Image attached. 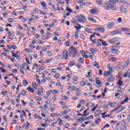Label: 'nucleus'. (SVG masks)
Returning <instances> with one entry per match:
<instances>
[{
	"instance_id": "obj_4",
	"label": "nucleus",
	"mask_w": 130,
	"mask_h": 130,
	"mask_svg": "<svg viewBox=\"0 0 130 130\" xmlns=\"http://www.w3.org/2000/svg\"><path fill=\"white\" fill-rule=\"evenodd\" d=\"M68 57L69 55L68 54V51L63 50L62 52L61 59H63V60H68Z\"/></svg>"
},
{
	"instance_id": "obj_64",
	"label": "nucleus",
	"mask_w": 130,
	"mask_h": 130,
	"mask_svg": "<svg viewBox=\"0 0 130 130\" xmlns=\"http://www.w3.org/2000/svg\"><path fill=\"white\" fill-rule=\"evenodd\" d=\"M66 128H69L70 127V124L69 123H66L64 125Z\"/></svg>"
},
{
	"instance_id": "obj_22",
	"label": "nucleus",
	"mask_w": 130,
	"mask_h": 130,
	"mask_svg": "<svg viewBox=\"0 0 130 130\" xmlns=\"http://www.w3.org/2000/svg\"><path fill=\"white\" fill-rule=\"evenodd\" d=\"M23 116H26V112H25V111L24 110H22L21 111V113L20 114V118H23Z\"/></svg>"
},
{
	"instance_id": "obj_53",
	"label": "nucleus",
	"mask_w": 130,
	"mask_h": 130,
	"mask_svg": "<svg viewBox=\"0 0 130 130\" xmlns=\"http://www.w3.org/2000/svg\"><path fill=\"white\" fill-rule=\"evenodd\" d=\"M8 21L9 23H13V22H14V19L12 18H10L8 19Z\"/></svg>"
},
{
	"instance_id": "obj_1",
	"label": "nucleus",
	"mask_w": 130,
	"mask_h": 130,
	"mask_svg": "<svg viewBox=\"0 0 130 130\" xmlns=\"http://www.w3.org/2000/svg\"><path fill=\"white\" fill-rule=\"evenodd\" d=\"M104 8L105 10H106L107 11H109L110 9L113 11H116L117 10L116 7H115V6H111V5H110L109 3L108 2H106L105 3Z\"/></svg>"
},
{
	"instance_id": "obj_24",
	"label": "nucleus",
	"mask_w": 130,
	"mask_h": 130,
	"mask_svg": "<svg viewBox=\"0 0 130 130\" xmlns=\"http://www.w3.org/2000/svg\"><path fill=\"white\" fill-rule=\"evenodd\" d=\"M57 121H58V125H62V120H61V119L60 118H58L57 119Z\"/></svg>"
},
{
	"instance_id": "obj_45",
	"label": "nucleus",
	"mask_w": 130,
	"mask_h": 130,
	"mask_svg": "<svg viewBox=\"0 0 130 130\" xmlns=\"http://www.w3.org/2000/svg\"><path fill=\"white\" fill-rule=\"evenodd\" d=\"M113 81H114V78H112V77H110V78H108L107 79V81L108 82H113Z\"/></svg>"
},
{
	"instance_id": "obj_49",
	"label": "nucleus",
	"mask_w": 130,
	"mask_h": 130,
	"mask_svg": "<svg viewBox=\"0 0 130 130\" xmlns=\"http://www.w3.org/2000/svg\"><path fill=\"white\" fill-rule=\"evenodd\" d=\"M79 61L80 63H82V64H84V58H80V59H79Z\"/></svg>"
},
{
	"instance_id": "obj_58",
	"label": "nucleus",
	"mask_w": 130,
	"mask_h": 130,
	"mask_svg": "<svg viewBox=\"0 0 130 130\" xmlns=\"http://www.w3.org/2000/svg\"><path fill=\"white\" fill-rule=\"evenodd\" d=\"M51 94H52V90H50L48 92H47V96H50V95H51Z\"/></svg>"
},
{
	"instance_id": "obj_7",
	"label": "nucleus",
	"mask_w": 130,
	"mask_h": 130,
	"mask_svg": "<svg viewBox=\"0 0 130 130\" xmlns=\"http://www.w3.org/2000/svg\"><path fill=\"white\" fill-rule=\"evenodd\" d=\"M69 112H71V109H67L66 110L63 111V112H61L59 113V117L62 116L63 115H66L67 113H69Z\"/></svg>"
},
{
	"instance_id": "obj_3",
	"label": "nucleus",
	"mask_w": 130,
	"mask_h": 130,
	"mask_svg": "<svg viewBox=\"0 0 130 130\" xmlns=\"http://www.w3.org/2000/svg\"><path fill=\"white\" fill-rule=\"evenodd\" d=\"M90 53H89V58L90 59H93V58L94 57V56H95L94 55L95 54V52L98 51V50L97 49L91 48L90 49Z\"/></svg>"
},
{
	"instance_id": "obj_43",
	"label": "nucleus",
	"mask_w": 130,
	"mask_h": 130,
	"mask_svg": "<svg viewBox=\"0 0 130 130\" xmlns=\"http://www.w3.org/2000/svg\"><path fill=\"white\" fill-rule=\"evenodd\" d=\"M110 3H111V4H115L117 3H118V0H109Z\"/></svg>"
},
{
	"instance_id": "obj_17",
	"label": "nucleus",
	"mask_w": 130,
	"mask_h": 130,
	"mask_svg": "<svg viewBox=\"0 0 130 130\" xmlns=\"http://www.w3.org/2000/svg\"><path fill=\"white\" fill-rule=\"evenodd\" d=\"M120 31H124V32H130V29L126 27H121Z\"/></svg>"
},
{
	"instance_id": "obj_47",
	"label": "nucleus",
	"mask_w": 130,
	"mask_h": 130,
	"mask_svg": "<svg viewBox=\"0 0 130 130\" xmlns=\"http://www.w3.org/2000/svg\"><path fill=\"white\" fill-rule=\"evenodd\" d=\"M59 77H60V75H59V74L58 73H56L55 74L54 76V77L55 78V79H58V78H59Z\"/></svg>"
},
{
	"instance_id": "obj_23",
	"label": "nucleus",
	"mask_w": 130,
	"mask_h": 130,
	"mask_svg": "<svg viewBox=\"0 0 130 130\" xmlns=\"http://www.w3.org/2000/svg\"><path fill=\"white\" fill-rule=\"evenodd\" d=\"M95 83H96V84H97V85H101V81L100 80V78H95Z\"/></svg>"
},
{
	"instance_id": "obj_10",
	"label": "nucleus",
	"mask_w": 130,
	"mask_h": 130,
	"mask_svg": "<svg viewBox=\"0 0 130 130\" xmlns=\"http://www.w3.org/2000/svg\"><path fill=\"white\" fill-rule=\"evenodd\" d=\"M120 12L121 13H123V14H127V10L126 9V8L123 7L122 6L121 7L120 9Z\"/></svg>"
},
{
	"instance_id": "obj_12",
	"label": "nucleus",
	"mask_w": 130,
	"mask_h": 130,
	"mask_svg": "<svg viewBox=\"0 0 130 130\" xmlns=\"http://www.w3.org/2000/svg\"><path fill=\"white\" fill-rule=\"evenodd\" d=\"M38 94L39 96H41L44 94V89H43V87H41L39 91H38Z\"/></svg>"
},
{
	"instance_id": "obj_48",
	"label": "nucleus",
	"mask_w": 130,
	"mask_h": 130,
	"mask_svg": "<svg viewBox=\"0 0 130 130\" xmlns=\"http://www.w3.org/2000/svg\"><path fill=\"white\" fill-rule=\"evenodd\" d=\"M47 54H48V56H53V54H52V53L51 52V51H48L47 52Z\"/></svg>"
},
{
	"instance_id": "obj_13",
	"label": "nucleus",
	"mask_w": 130,
	"mask_h": 130,
	"mask_svg": "<svg viewBox=\"0 0 130 130\" xmlns=\"http://www.w3.org/2000/svg\"><path fill=\"white\" fill-rule=\"evenodd\" d=\"M72 80H73V84H75V85H77L78 84V80H79V78L77 76H73L72 78Z\"/></svg>"
},
{
	"instance_id": "obj_35",
	"label": "nucleus",
	"mask_w": 130,
	"mask_h": 130,
	"mask_svg": "<svg viewBox=\"0 0 130 130\" xmlns=\"http://www.w3.org/2000/svg\"><path fill=\"white\" fill-rule=\"evenodd\" d=\"M86 119L84 117H81L78 119V122H82V121H85Z\"/></svg>"
},
{
	"instance_id": "obj_18",
	"label": "nucleus",
	"mask_w": 130,
	"mask_h": 130,
	"mask_svg": "<svg viewBox=\"0 0 130 130\" xmlns=\"http://www.w3.org/2000/svg\"><path fill=\"white\" fill-rule=\"evenodd\" d=\"M118 109V112H121V111H123L124 109H125V106H123V107H117Z\"/></svg>"
},
{
	"instance_id": "obj_2",
	"label": "nucleus",
	"mask_w": 130,
	"mask_h": 130,
	"mask_svg": "<svg viewBox=\"0 0 130 130\" xmlns=\"http://www.w3.org/2000/svg\"><path fill=\"white\" fill-rule=\"evenodd\" d=\"M120 39L118 38H114L112 39L109 40V42L111 44H116V45H120Z\"/></svg>"
},
{
	"instance_id": "obj_19",
	"label": "nucleus",
	"mask_w": 130,
	"mask_h": 130,
	"mask_svg": "<svg viewBox=\"0 0 130 130\" xmlns=\"http://www.w3.org/2000/svg\"><path fill=\"white\" fill-rule=\"evenodd\" d=\"M112 72L111 71L105 72H104V76L105 77H110Z\"/></svg>"
},
{
	"instance_id": "obj_38",
	"label": "nucleus",
	"mask_w": 130,
	"mask_h": 130,
	"mask_svg": "<svg viewBox=\"0 0 130 130\" xmlns=\"http://www.w3.org/2000/svg\"><path fill=\"white\" fill-rule=\"evenodd\" d=\"M23 85L24 87H26L28 85V81L26 80H23Z\"/></svg>"
},
{
	"instance_id": "obj_9",
	"label": "nucleus",
	"mask_w": 130,
	"mask_h": 130,
	"mask_svg": "<svg viewBox=\"0 0 130 130\" xmlns=\"http://www.w3.org/2000/svg\"><path fill=\"white\" fill-rule=\"evenodd\" d=\"M95 31H96V32H98L99 31H100V32L104 33V32H105V28L102 27L96 28H95Z\"/></svg>"
},
{
	"instance_id": "obj_32",
	"label": "nucleus",
	"mask_w": 130,
	"mask_h": 130,
	"mask_svg": "<svg viewBox=\"0 0 130 130\" xmlns=\"http://www.w3.org/2000/svg\"><path fill=\"white\" fill-rule=\"evenodd\" d=\"M129 99L128 98H126L125 99V100H124L123 102L121 103V104H125V103H127L128 102Z\"/></svg>"
},
{
	"instance_id": "obj_62",
	"label": "nucleus",
	"mask_w": 130,
	"mask_h": 130,
	"mask_svg": "<svg viewBox=\"0 0 130 130\" xmlns=\"http://www.w3.org/2000/svg\"><path fill=\"white\" fill-rule=\"evenodd\" d=\"M77 21L78 22H79V23H84V20H82V19H80V18H78V19H77Z\"/></svg>"
},
{
	"instance_id": "obj_51",
	"label": "nucleus",
	"mask_w": 130,
	"mask_h": 130,
	"mask_svg": "<svg viewBox=\"0 0 130 130\" xmlns=\"http://www.w3.org/2000/svg\"><path fill=\"white\" fill-rule=\"evenodd\" d=\"M92 66L93 67H97V66H99V63H98V62H97V61H94L92 63Z\"/></svg>"
},
{
	"instance_id": "obj_8",
	"label": "nucleus",
	"mask_w": 130,
	"mask_h": 130,
	"mask_svg": "<svg viewBox=\"0 0 130 130\" xmlns=\"http://www.w3.org/2000/svg\"><path fill=\"white\" fill-rule=\"evenodd\" d=\"M89 13L90 15H95L96 14H98V13H99V11L97 9H91L90 10Z\"/></svg>"
},
{
	"instance_id": "obj_57",
	"label": "nucleus",
	"mask_w": 130,
	"mask_h": 130,
	"mask_svg": "<svg viewBox=\"0 0 130 130\" xmlns=\"http://www.w3.org/2000/svg\"><path fill=\"white\" fill-rule=\"evenodd\" d=\"M90 41H91V42L92 43H93L94 44H95V43H97V42H98V40L97 39H94V40H92Z\"/></svg>"
},
{
	"instance_id": "obj_36",
	"label": "nucleus",
	"mask_w": 130,
	"mask_h": 130,
	"mask_svg": "<svg viewBox=\"0 0 130 130\" xmlns=\"http://www.w3.org/2000/svg\"><path fill=\"white\" fill-rule=\"evenodd\" d=\"M41 126L43 127H47L48 126V123L47 122H45L41 124Z\"/></svg>"
},
{
	"instance_id": "obj_30",
	"label": "nucleus",
	"mask_w": 130,
	"mask_h": 130,
	"mask_svg": "<svg viewBox=\"0 0 130 130\" xmlns=\"http://www.w3.org/2000/svg\"><path fill=\"white\" fill-rule=\"evenodd\" d=\"M84 31L87 32V33H89L90 34H92V30L89 28H85Z\"/></svg>"
},
{
	"instance_id": "obj_25",
	"label": "nucleus",
	"mask_w": 130,
	"mask_h": 130,
	"mask_svg": "<svg viewBox=\"0 0 130 130\" xmlns=\"http://www.w3.org/2000/svg\"><path fill=\"white\" fill-rule=\"evenodd\" d=\"M119 4L120 5H128V3L126 1H124L123 0H121L120 2H119Z\"/></svg>"
},
{
	"instance_id": "obj_29",
	"label": "nucleus",
	"mask_w": 130,
	"mask_h": 130,
	"mask_svg": "<svg viewBox=\"0 0 130 130\" xmlns=\"http://www.w3.org/2000/svg\"><path fill=\"white\" fill-rule=\"evenodd\" d=\"M86 84L87 83L85 81H82L80 82V86H81V87H85V86H86Z\"/></svg>"
},
{
	"instance_id": "obj_21",
	"label": "nucleus",
	"mask_w": 130,
	"mask_h": 130,
	"mask_svg": "<svg viewBox=\"0 0 130 130\" xmlns=\"http://www.w3.org/2000/svg\"><path fill=\"white\" fill-rule=\"evenodd\" d=\"M129 64V62L128 61V60H127L125 61V63L124 64V65L122 67V69H125V68H126V67H127V66H128Z\"/></svg>"
},
{
	"instance_id": "obj_39",
	"label": "nucleus",
	"mask_w": 130,
	"mask_h": 130,
	"mask_svg": "<svg viewBox=\"0 0 130 130\" xmlns=\"http://www.w3.org/2000/svg\"><path fill=\"white\" fill-rule=\"evenodd\" d=\"M29 48H30V49H34V48H36V46L33 45L32 44L28 45Z\"/></svg>"
},
{
	"instance_id": "obj_63",
	"label": "nucleus",
	"mask_w": 130,
	"mask_h": 130,
	"mask_svg": "<svg viewBox=\"0 0 130 130\" xmlns=\"http://www.w3.org/2000/svg\"><path fill=\"white\" fill-rule=\"evenodd\" d=\"M64 44L66 46H70V42L69 41H66Z\"/></svg>"
},
{
	"instance_id": "obj_6",
	"label": "nucleus",
	"mask_w": 130,
	"mask_h": 130,
	"mask_svg": "<svg viewBox=\"0 0 130 130\" xmlns=\"http://www.w3.org/2000/svg\"><path fill=\"white\" fill-rule=\"evenodd\" d=\"M114 26H115V22H109V23H108L107 25V29H108V30H110V29L113 28Z\"/></svg>"
},
{
	"instance_id": "obj_16",
	"label": "nucleus",
	"mask_w": 130,
	"mask_h": 130,
	"mask_svg": "<svg viewBox=\"0 0 130 130\" xmlns=\"http://www.w3.org/2000/svg\"><path fill=\"white\" fill-rule=\"evenodd\" d=\"M76 64V61L72 60L70 61L68 64V68H72V67H74Z\"/></svg>"
},
{
	"instance_id": "obj_37",
	"label": "nucleus",
	"mask_w": 130,
	"mask_h": 130,
	"mask_svg": "<svg viewBox=\"0 0 130 130\" xmlns=\"http://www.w3.org/2000/svg\"><path fill=\"white\" fill-rule=\"evenodd\" d=\"M50 111H51L52 112H53L54 111V108L53 107V106H54V105L53 104L50 105Z\"/></svg>"
},
{
	"instance_id": "obj_60",
	"label": "nucleus",
	"mask_w": 130,
	"mask_h": 130,
	"mask_svg": "<svg viewBox=\"0 0 130 130\" xmlns=\"http://www.w3.org/2000/svg\"><path fill=\"white\" fill-rule=\"evenodd\" d=\"M93 38H95V35L94 34L90 36L89 39L90 41L93 40Z\"/></svg>"
},
{
	"instance_id": "obj_55",
	"label": "nucleus",
	"mask_w": 130,
	"mask_h": 130,
	"mask_svg": "<svg viewBox=\"0 0 130 130\" xmlns=\"http://www.w3.org/2000/svg\"><path fill=\"white\" fill-rule=\"evenodd\" d=\"M101 121V119L98 118L96 120H95V123H97L98 124Z\"/></svg>"
},
{
	"instance_id": "obj_61",
	"label": "nucleus",
	"mask_w": 130,
	"mask_h": 130,
	"mask_svg": "<svg viewBox=\"0 0 130 130\" xmlns=\"http://www.w3.org/2000/svg\"><path fill=\"white\" fill-rule=\"evenodd\" d=\"M102 42V45H103L104 46H107V43H106V42H104V41H101Z\"/></svg>"
},
{
	"instance_id": "obj_26",
	"label": "nucleus",
	"mask_w": 130,
	"mask_h": 130,
	"mask_svg": "<svg viewBox=\"0 0 130 130\" xmlns=\"http://www.w3.org/2000/svg\"><path fill=\"white\" fill-rule=\"evenodd\" d=\"M95 4L96 5H98V6H103V3L102 1H96Z\"/></svg>"
},
{
	"instance_id": "obj_28",
	"label": "nucleus",
	"mask_w": 130,
	"mask_h": 130,
	"mask_svg": "<svg viewBox=\"0 0 130 130\" xmlns=\"http://www.w3.org/2000/svg\"><path fill=\"white\" fill-rule=\"evenodd\" d=\"M66 11L70 13V14H73V10H72L70 7L67 6Z\"/></svg>"
},
{
	"instance_id": "obj_52",
	"label": "nucleus",
	"mask_w": 130,
	"mask_h": 130,
	"mask_svg": "<svg viewBox=\"0 0 130 130\" xmlns=\"http://www.w3.org/2000/svg\"><path fill=\"white\" fill-rule=\"evenodd\" d=\"M28 105L30 106L31 108H34L35 107V105L34 104H32L31 103H28Z\"/></svg>"
},
{
	"instance_id": "obj_14",
	"label": "nucleus",
	"mask_w": 130,
	"mask_h": 130,
	"mask_svg": "<svg viewBox=\"0 0 130 130\" xmlns=\"http://www.w3.org/2000/svg\"><path fill=\"white\" fill-rule=\"evenodd\" d=\"M87 20L90 22H92V23H97V21H96V20L94 19V18L91 16L88 17L87 18Z\"/></svg>"
},
{
	"instance_id": "obj_50",
	"label": "nucleus",
	"mask_w": 130,
	"mask_h": 130,
	"mask_svg": "<svg viewBox=\"0 0 130 130\" xmlns=\"http://www.w3.org/2000/svg\"><path fill=\"white\" fill-rule=\"evenodd\" d=\"M64 117L66 118V119H67V120H71V118L69 115H65Z\"/></svg>"
},
{
	"instance_id": "obj_44",
	"label": "nucleus",
	"mask_w": 130,
	"mask_h": 130,
	"mask_svg": "<svg viewBox=\"0 0 130 130\" xmlns=\"http://www.w3.org/2000/svg\"><path fill=\"white\" fill-rule=\"evenodd\" d=\"M123 83V82H122V81H121V80H119L117 82V85H118L119 86H122Z\"/></svg>"
},
{
	"instance_id": "obj_15",
	"label": "nucleus",
	"mask_w": 130,
	"mask_h": 130,
	"mask_svg": "<svg viewBox=\"0 0 130 130\" xmlns=\"http://www.w3.org/2000/svg\"><path fill=\"white\" fill-rule=\"evenodd\" d=\"M32 87L34 90H37L38 89V85L35 82L32 83Z\"/></svg>"
},
{
	"instance_id": "obj_59",
	"label": "nucleus",
	"mask_w": 130,
	"mask_h": 130,
	"mask_svg": "<svg viewBox=\"0 0 130 130\" xmlns=\"http://www.w3.org/2000/svg\"><path fill=\"white\" fill-rule=\"evenodd\" d=\"M36 99L37 102H40V101H41V100H42V98H41L40 97H38Z\"/></svg>"
},
{
	"instance_id": "obj_31",
	"label": "nucleus",
	"mask_w": 130,
	"mask_h": 130,
	"mask_svg": "<svg viewBox=\"0 0 130 130\" xmlns=\"http://www.w3.org/2000/svg\"><path fill=\"white\" fill-rule=\"evenodd\" d=\"M103 41L102 40L99 39L98 41V42L96 43L98 46H101V45H102V42Z\"/></svg>"
},
{
	"instance_id": "obj_20",
	"label": "nucleus",
	"mask_w": 130,
	"mask_h": 130,
	"mask_svg": "<svg viewBox=\"0 0 130 130\" xmlns=\"http://www.w3.org/2000/svg\"><path fill=\"white\" fill-rule=\"evenodd\" d=\"M124 78H130V71L128 70L126 73L124 74Z\"/></svg>"
},
{
	"instance_id": "obj_46",
	"label": "nucleus",
	"mask_w": 130,
	"mask_h": 130,
	"mask_svg": "<svg viewBox=\"0 0 130 130\" xmlns=\"http://www.w3.org/2000/svg\"><path fill=\"white\" fill-rule=\"evenodd\" d=\"M104 50H105L104 51V53H105V54H108V50L106 48V47H104L103 48Z\"/></svg>"
},
{
	"instance_id": "obj_33",
	"label": "nucleus",
	"mask_w": 130,
	"mask_h": 130,
	"mask_svg": "<svg viewBox=\"0 0 130 130\" xmlns=\"http://www.w3.org/2000/svg\"><path fill=\"white\" fill-rule=\"evenodd\" d=\"M54 59V58H49L46 60V63H49L51 62V61H52Z\"/></svg>"
},
{
	"instance_id": "obj_34",
	"label": "nucleus",
	"mask_w": 130,
	"mask_h": 130,
	"mask_svg": "<svg viewBox=\"0 0 130 130\" xmlns=\"http://www.w3.org/2000/svg\"><path fill=\"white\" fill-rule=\"evenodd\" d=\"M71 52H74V53H76L77 52V48L72 47H71Z\"/></svg>"
},
{
	"instance_id": "obj_27",
	"label": "nucleus",
	"mask_w": 130,
	"mask_h": 130,
	"mask_svg": "<svg viewBox=\"0 0 130 130\" xmlns=\"http://www.w3.org/2000/svg\"><path fill=\"white\" fill-rule=\"evenodd\" d=\"M27 90L29 91V92H30V93H32V94H34V93L35 92V90H34V88H32V87H28Z\"/></svg>"
},
{
	"instance_id": "obj_56",
	"label": "nucleus",
	"mask_w": 130,
	"mask_h": 130,
	"mask_svg": "<svg viewBox=\"0 0 130 130\" xmlns=\"http://www.w3.org/2000/svg\"><path fill=\"white\" fill-rule=\"evenodd\" d=\"M78 4H79V5H84V0H79Z\"/></svg>"
},
{
	"instance_id": "obj_54",
	"label": "nucleus",
	"mask_w": 130,
	"mask_h": 130,
	"mask_svg": "<svg viewBox=\"0 0 130 130\" xmlns=\"http://www.w3.org/2000/svg\"><path fill=\"white\" fill-rule=\"evenodd\" d=\"M40 15H44L45 16H46V13L43 11H42V10H40Z\"/></svg>"
},
{
	"instance_id": "obj_5",
	"label": "nucleus",
	"mask_w": 130,
	"mask_h": 130,
	"mask_svg": "<svg viewBox=\"0 0 130 130\" xmlns=\"http://www.w3.org/2000/svg\"><path fill=\"white\" fill-rule=\"evenodd\" d=\"M120 130H127V127L126 126V121L123 120L122 122V126L120 127Z\"/></svg>"
},
{
	"instance_id": "obj_41",
	"label": "nucleus",
	"mask_w": 130,
	"mask_h": 130,
	"mask_svg": "<svg viewBox=\"0 0 130 130\" xmlns=\"http://www.w3.org/2000/svg\"><path fill=\"white\" fill-rule=\"evenodd\" d=\"M41 5L43 8H46V3L44 2H41Z\"/></svg>"
},
{
	"instance_id": "obj_40",
	"label": "nucleus",
	"mask_w": 130,
	"mask_h": 130,
	"mask_svg": "<svg viewBox=\"0 0 130 130\" xmlns=\"http://www.w3.org/2000/svg\"><path fill=\"white\" fill-rule=\"evenodd\" d=\"M72 91H80V89L76 88V86L72 87Z\"/></svg>"
},
{
	"instance_id": "obj_11",
	"label": "nucleus",
	"mask_w": 130,
	"mask_h": 130,
	"mask_svg": "<svg viewBox=\"0 0 130 130\" xmlns=\"http://www.w3.org/2000/svg\"><path fill=\"white\" fill-rule=\"evenodd\" d=\"M108 105H110L112 108H114V107H116L118 105V103L116 102L109 103Z\"/></svg>"
},
{
	"instance_id": "obj_42",
	"label": "nucleus",
	"mask_w": 130,
	"mask_h": 130,
	"mask_svg": "<svg viewBox=\"0 0 130 130\" xmlns=\"http://www.w3.org/2000/svg\"><path fill=\"white\" fill-rule=\"evenodd\" d=\"M74 38H75V39H78V38H79V32H76L75 33Z\"/></svg>"
}]
</instances>
